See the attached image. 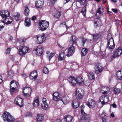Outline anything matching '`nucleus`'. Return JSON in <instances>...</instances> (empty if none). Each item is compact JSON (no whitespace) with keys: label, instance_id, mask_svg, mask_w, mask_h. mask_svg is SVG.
<instances>
[{"label":"nucleus","instance_id":"nucleus-56","mask_svg":"<svg viewBox=\"0 0 122 122\" xmlns=\"http://www.w3.org/2000/svg\"><path fill=\"white\" fill-rule=\"evenodd\" d=\"M81 11H86V6H85L82 8Z\"/></svg>","mask_w":122,"mask_h":122},{"label":"nucleus","instance_id":"nucleus-43","mask_svg":"<svg viewBox=\"0 0 122 122\" xmlns=\"http://www.w3.org/2000/svg\"><path fill=\"white\" fill-rule=\"evenodd\" d=\"M49 72L48 68L46 66L43 69V72L46 74H48Z\"/></svg>","mask_w":122,"mask_h":122},{"label":"nucleus","instance_id":"nucleus-40","mask_svg":"<svg viewBox=\"0 0 122 122\" xmlns=\"http://www.w3.org/2000/svg\"><path fill=\"white\" fill-rule=\"evenodd\" d=\"M93 39L94 41H96L99 38V35L97 34L92 35Z\"/></svg>","mask_w":122,"mask_h":122},{"label":"nucleus","instance_id":"nucleus-5","mask_svg":"<svg viewBox=\"0 0 122 122\" xmlns=\"http://www.w3.org/2000/svg\"><path fill=\"white\" fill-rule=\"evenodd\" d=\"M107 46V48L111 50H113L115 46V45L113 38H111L108 41Z\"/></svg>","mask_w":122,"mask_h":122},{"label":"nucleus","instance_id":"nucleus-58","mask_svg":"<svg viewBox=\"0 0 122 122\" xmlns=\"http://www.w3.org/2000/svg\"><path fill=\"white\" fill-rule=\"evenodd\" d=\"M81 12L82 13L84 16H86V11H81Z\"/></svg>","mask_w":122,"mask_h":122},{"label":"nucleus","instance_id":"nucleus-29","mask_svg":"<svg viewBox=\"0 0 122 122\" xmlns=\"http://www.w3.org/2000/svg\"><path fill=\"white\" fill-rule=\"evenodd\" d=\"M116 75L118 78L120 80L122 79V70L119 71L116 73Z\"/></svg>","mask_w":122,"mask_h":122},{"label":"nucleus","instance_id":"nucleus-15","mask_svg":"<svg viewBox=\"0 0 122 122\" xmlns=\"http://www.w3.org/2000/svg\"><path fill=\"white\" fill-rule=\"evenodd\" d=\"M87 105L89 107H93L95 106V103L93 100L90 98L88 99L87 103Z\"/></svg>","mask_w":122,"mask_h":122},{"label":"nucleus","instance_id":"nucleus-26","mask_svg":"<svg viewBox=\"0 0 122 122\" xmlns=\"http://www.w3.org/2000/svg\"><path fill=\"white\" fill-rule=\"evenodd\" d=\"M79 102L76 100H74L73 101L72 106L73 108H76L78 107L79 106Z\"/></svg>","mask_w":122,"mask_h":122},{"label":"nucleus","instance_id":"nucleus-38","mask_svg":"<svg viewBox=\"0 0 122 122\" xmlns=\"http://www.w3.org/2000/svg\"><path fill=\"white\" fill-rule=\"evenodd\" d=\"M76 38L75 36L73 35L72 37V40H70V44H73L75 43Z\"/></svg>","mask_w":122,"mask_h":122},{"label":"nucleus","instance_id":"nucleus-50","mask_svg":"<svg viewBox=\"0 0 122 122\" xmlns=\"http://www.w3.org/2000/svg\"><path fill=\"white\" fill-rule=\"evenodd\" d=\"M60 99V97H55V96L53 97V100L56 101H58Z\"/></svg>","mask_w":122,"mask_h":122},{"label":"nucleus","instance_id":"nucleus-9","mask_svg":"<svg viewBox=\"0 0 122 122\" xmlns=\"http://www.w3.org/2000/svg\"><path fill=\"white\" fill-rule=\"evenodd\" d=\"M100 101L102 104H105L109 102V97L107 95H102L100 97Z\"/></svg>","mask_w":122,"mask_h":122},{"label":"nucleus","instance_id":"nucleus-18","mask_svg":"<svg viewBox=\"0 0 122 122\" xmlns=\"http://www.w3.org/2000/svg\"><path fill=\"white\" fill-rule=\"evenodd\" d=\"M43 0H37L35 5L36 7H37L40 8L43 6Z\"/></svg>","mask_w":122,"mask_h":122},{"label":"nucleus","instance_id":"nucleus-20","mask_svg":"<svg viewBox=\"0 0 122 122\" xmlns=\"http://www.w3.org/2000/svg\"><path fill=\"white\" fill-rule=\"evenodd\" d=\"M97 21H95L94 22V26L96 28L97 27H100L102 25V21L99 18Z\"/></svg>","mask_w":122,"mask_h":122},{"label":"nucleus","instance_id":"nucleus-12","mask_svg":"<svg viewBox=\"0 0 122 122\" xmlns=\"http://www.w3.org/2000/svg\"><path fill=\"white\" fill-rule=\"evenodd\" d=\"M36 37L37 43L39 44L42 43L46 39L45 34H43L41 36H37Z\"/></svg>","mask_w":122,"mask_h":122},{"label":"nucleus","instance_id":"nucleus-13","mask_svg":"<svg viewBox=\"0 0 122 122\" xmlns=\"http://www.w3.org/2000/svg\"><path fill=\"white\" fill-rule=\"evenodd\" d=\"M103 12V8L102 6L100 7L97 9V13L96 15V19L99 18L101 16V15H102Z\"/></svg>","mask_w":122,"mask_h":122},{"label":"nucleus","instance_id":"nucleus-31","mask_svg":"<svg viewBox=\"0 0 122 122\" xmlns=\"http://www.w3.org/2000/svg\"><path fill=\"white\" fill-rule=\"evenodd\" d=\"M17 82L13 80L10 82V87L11 88L12 87H14L16 88L17 86Z\"/></svg>","mask_w":122,"mask_h":122},{"label":"nucleus","instance_id":"nucleus-7","mask_svg":"<svg viewBox=\"0 0 122 122\" xmlns=\"http://www.w3.org/2000/svg\"><path fill=\"white\" fill-rule=\"evenodd\" d=\"M81 112L82 116L81 119V122H88L90 118L87 117V114L83 111V110L82 109H81Z\"/></svg>","mask_w":122,"mask_h":122},{"label":"nucleus","instance_id":"nucleus-48","mask_svg":"<svg viewBox=\"0 0 122 122\" xmlns=\"http://www.w3.org/2000/svg\"><path fill=\"white\" fill-rule=\"evenodd\" d=\"M107 117L105 115L104 117L102 118V122H108V120L107 118Z\"/></svg>","mask_w":122,"mask_h":122},{"label":"nucleus","instance_id":"nucleus-53","mask_svg":"<svg viewBox=\"0 0 122 122\" xmlns=\"http://www.w3.org/2000/svg\"><path fill=\"white\" fill-rule=\"evenodd\" d=\"M5 23L4 21L1 20H0V26L2 25L5 26Z\"/></svg>","mask_w":122,"mask_h":122},{"label":"nucleus","instance_id":"nucleus-52","mask_svg":"<svg viewBox=\"0 0 122 122\" xmlns=\"http://www.w3.org/2000/svg\"><path fill=\"white\" fill-rule=\"evenodd\" d=\"M11 51V48H8L6 50V54H9L10 53V52Z\"/></svg>","mask_w":122,"mask_h":122},{"label":"nucleus","instance_id":"nucleus-57","mask_svg":"<svg viewBox=\"0 0 122 122\" xmlns=\"http://www.w3.org/2000/svg\"><path fill=\"white\" fill-rule=\"evenodd\" d=\"M65 25L66 26V29H67V28L68 26L66 25L65 22H64L63 23H61V24H60V25Z\"/></svg>","mask_w":122,"mask_h":122},{"label":"nucleus","instance_id":"nucleus-28","mask_svg":"<svg viewBox=\"0 0 122 122\" xmlns=\"http://www.w3.org/2000/svg\"><path fill=\"white\" fill-rule=\"evenodd\" d=\"M65 55L64 53H60L59 56L58 60H62L65 59Z\"/></svg>","mask_w":122,"mask_h":122},{"label":"nucleus","instance_id":"nucleus-42","mask_svg":"<svg viewBox=\"0 0 122 122\" xmlns=\"http://www.w3.org/2000/svg\"><path fill=\"white\" fill-rule=\"evenodd\" d=\"M30 76H35L37 77V71H35L32 72L30 74Z\"/></svg>","mask_w":122,"mask_h":122},{"label":"nucleus","instance_id":"nucleus-23","mask_svg":"<svg viewBox=\"0 0 122 122\" xmlns=\"http://www.w3.org/2000/svg\"><path fill=\"white\" fill-rule=\"evenodd\" d=\"M64 118L65 122H71L72 119V117L70 115H67L65 116Z\"/></svg>","mask_w":122,"mask_h":122},{"label":"nucleus","instance_id":"nucleus-22","mask_svg":"<svg viewBox=\"0 0 122 122\" xmlns=\"http://www.w3.org/2000/svg\"><path fill=\"white\" fill-rule=\"evenodd\" d=\"M23 92V93H31L32 89L30 87L25 86L24 87Z\"/></svg>","mask_w":122,"mask_h":122},{"label":"nucleus","instance_id":"nucleus-33","mask_svg":"<svg viewBox=\"0 0 122 122\" xmlns=\"http://www.w3.org/2000/svg\"><path fill=\"white\" fill-rule=\"evenodd\" d=\"M121 89L117 87L114 88V93L116 95H118L121 92Z\"/></svg>","mask_w":122,"mask_h":122},{"label":"nucleus","instance_id":"nucleus-45","mask_svg":"<svg viewBox=\"0 0 122 122\" xmlns=\"http://www.w3.org/2000/svg\"><path fill=\"white\" fill-rule=\"evenodd\" d=\"M8 76L10 77H11L13 76L14 73L12 71H10L8 72Z\"/></svg>","mask_w":122,"mask_h":122},{"label":"nucleus","instance_id":"nucleus-55","mask_svg":"<svg viewBox=\"0 0 122 122\" xmlns=\"http://www.w3.org/2000/svg\"><path fill=\"white\" fill-rule=\"evenodd\" d=\"M112 10L115 13H117L118 11L116 9H112Z\"/></svg>","mask_w":122,"mask_h":122},{"label":"nucleus","instance_id":"nucleus-30","mask_svg":"<svg viewBox=\"0 0 122 122\" xmlns=\"http://www.w3.org/2000/svg\"><path fill=\"white\" fill-rule=\"evenodd\" d=\"M50 51H48L47 52V58L49 59V61H50L51 59L54 56V54L53 53H51L49 55V54L50 53Z\"/></svg>","mask_w":122,"mask_h":122},{"label":"nucleus","instance_id":"nucleus-46","mask_svg":"<svg viewBox=\"0 0 122 122\" xmlns=\"http://www.w3.org/2000/svg\"><path fill=\"white\" fill-rule=\"evenodd\" d=\"M20 14L19 13H17V14L15 15H14V18L16 20H19L20 18Z\"/></svg>","mask_w":122,"mask_h":122},{"label":"nucleus","instance_id":"nucleus-51","mask_svg":"<svg viewBox=\"0 0 122 122\" xmlns=\"http://www.w3.org/2000/svg\"><path fill=\"white\" fill-rule=\"evenodd\" d=\"M53 97L55 96V97H56V96L60 97L59 94L57 92H55L53 94Z\"/></svg>","mask_w":122,"mask_h":122},{"label":"nucleus","instance_id":"nucleus-63","mask_svg":"<svg viewBox=\"0 0 122 122\" xmlns=\"http://www.w3.org/2000/svg\"><path fill=\"white\" fill-rule=\"evenodd\" d=\"M57 0H50L51 2L52 3H54Z\"/></svg>","mask_w":122,"mask_h":122},{"label":"nucleus","instance_id":"nucleus-32","mask_svg":"<svg viewBox=\"0 0 122 122\" xmlns=\"http://www.w3.org/2000/svg\"><path fill=\"white\" fill-rule=\"evenodd\" d=\"M8 17L6 18L5 19V22L7 24H11L13 21V19L11 18H9Z\"/></svg>","mask_w":122,"mask_h":122},{"label":"nucleus","instance_id":"nucleus-39","mask_svg":"<svg viewBox=\"0 0 122 122\" xmlns=\"http://www.w3.org/2000/svg\"><path fill=\"white\" fill-rule=\"evenodd\" d=\"M89 78L91 80H93L95 79V76L94 74L93 73H89Z\"/></svg>","mask_w":122,"mask_h":122},{"label":"nucleus","instance_id":"nucleus-44","mask_svg":"<svg viewBox=\"0 0 122 122\" xmlns=\"http://www.w3.org/2000/svg\"><path fill=\"white\" fill-rule=\"evenodd\" d=\"M86 40V39L85 38H82L81 42V45L82 46H84V44Z\"/></svg>","mask_w":122,"mask_h":122},{"label":"nucleus","instance_id":"nucleus-11","mask_svg":"<svg viewBox=\"0 0 122 122\" xmlns=\"http://www.w3.org/2000/svg\"><path fill=\"white\" fill-rule=\"evenodd\" d=\"M15 102L19 107H21L23 106V101L22 99L20 97H18L15 99Z\"/></svg>","mask_w":122,"mask_h":122},{"label":"nucleus","instance_id":"nucleus-35","mask_svg":"<svg viewBox=\"0 0 122 122\" xmlns=\"http://www.w3.org/2000/svg\"><path fill=\"white\" fill-rule=\"evenodd\" d=\"M41 107L44 110H46L48 107V105L46 103L42 102Z\"/></svg>","mask_w":122,"mask_h":122},{"label":"nucleus","instance_id":"nucleus-1","mask_svg":"<svg viewBox=\"0 0 122 122\" xmlns=\"http://www.w3.org/2000/svg\"><path fill=\"white\" fill-rule=\"evenodd\" d=\"M2 117L5 122H12L15 120L11 114L7 112H5Z\"/></svg>","mask_w":122,"mask_h":122},{"label":"nucleus","instance_id":"nucleus-64","mask_svg":"<svg viewBox=\"0 0 122 122\" xmlns=\"http://www.w3.org/2000/svg\"><path fill=\"white\" fill-rule=\"evenodd\" d=\"M36 18V17L35 16H33V17L32 18V20H35Z\"/></svg>","mask_w":122,"mask_h":122},{"label":"nucleus","instance_id":"nucleus-34","mask_svg":"<svg viewBox=\"0 0 122 122\" xmlns=\"http://www.w3.org/2000/svg\"><path fill=\"white\" fill-rule=\"evenodd\" d=\"M88 50L86 48H83L82 49L81 52V54L82 56H85L87 54Z\"/></svg>","mask_w":122,"mask_h":122},{"label":"nucleus","instance_id":"nucleus-49","mask_svg":"<svg viewBox=\"0 0 122 122\" xmlns=\"http://www.w3.org/2000/svg\"><path fill=\"white\" fill-rule=\"evenodd\" d=\"M29 77L30 79L33 81H35L36 80L37 77L35 76H29Z\"/></svg>","mask_w":122,"mask_h":122},{"label":"nucleus","instance_id":"nucleus-10","mask_svg":"<svg viewBox=\"0 0 122 122\" xmlns=\"http://www.w3.org/2000/svg\"><path fill=\"white\" fill-rule=\"evenodd\" d=\"M75 50V48L74 46L72 45L71 46L68 48L66 56L68 57L72 56Z\"/></svg>","mask_w":122,"mask_h":122},{"label":"nucleus","instance_id":"nucleus-54","mask_svg":"<svg viewBox=\"0 0 122 122\" xmlns=\"http://www.w3.org/2000/svg\"><path fill=\"white\" fill-rule=\"evenodd\" d=\"M10 91L11 92H14L15 91V89L16 88L14 87H12L11 88H10Z\"/></svg>","mask_w":122,"mask_h":122},{"label":"nucleus","instance_id":"nucleus-59","mask_svg":"<svg viewBox=\"0 0 122 122\" xmlns=\"http://www.w3.org/2000/svg\"><path fill=\"white\" fill-rule=\"evenodd\" d=\"M46 99L45 98H43V101L42 102L46 103Z\"/></svg>","mask_w":122,"mask_h":122},{"label":"nucleus","instance_id":"nucleus-62","mask_svg":"<svg viewBox=\"0 0 122 122\" xmlns=\"http://www.w3.org/2000/svg\"><path fill=\"white\" fill-rule=\"evenodd\" d=\"M4 26H3L2 25L0 26V31L4 28Z\"/></svg>","mask_w":122,"mask_h":122},{"label":"nucleus","instance_id":"nucleus-19","mask_svg":"<svg viewBox=\"0 0 122 122\" xmlns=\"http://www.w3.org/2000/svg\"><path fill=\"white\" fill-rule=\"evenodd\" d=\"M69 99L68 96L65 95L61 98V100L64 104H66L69 102Z\"/></svg>","mask_w":122,"mask_h":122},{"label":"nucleus","instance_id":"nucleus-2","mask_svg":"<svg viewBox=\"0 0 122 122\" xmlns=\"http://www.w3.org/2000/svg\"><path fill=\"white\" fill-rule=\"evenodd\" d=\"M40 29L41 31L46 30L49 26V23L46 21L42 20L39 22Z\"/></svg>","mask_w":122,"mask_h":122},{"label":"nucleus","instance_id":"nucleus-14","mask_svg":"<svg viewBox=\"0 0 122 122\" xmlns=\"http://www.w3.org/2000/svg\"><path fill=\"white\" fill-rule=\"evenodd\" d=\"M0 14L3 18L8 17L10 15V12L7 10H2L0 11Z\"/></svg>","mask_w":122,"mask_h":122},{"label":"nucleus","instance_id":"nucleus-47","mask_svg":"<svg viewBox=\"0 0 122 122\" xmlns=\"http://www.w3.org/2000/svg\"><path fill=\"white\" fill-rule=\"evenodd\" d=\"M23 95L26 98L29 97L31 95V93H23Z\"/></svg>","mask_w":122,"mask_h":122},{"label":"nucleus","instance_id":"nucleus-25","mask_svg":"<svg viewBox=\"0 0 122 122\" xmlns=\"http://www.w3.org/2000/svg\"><path fill=\"white\" fill-rule=\"evenodd\" d=\"M76 79V82L78 84L80 85L83 83V79L81 76H79Z\"/></svg>","mask_w":122,"mask_h":122},{"label":"nucleus","instance_id":"nucleus-41","mask_svg":"<svg viewBox=\"0 0 122 122\" xmlns=\"http://www.w3.org/2000/svg\"><path fill=\"white\" fill-rule=\"evenodd\" d=\"M29 8L27 7H25L24 11L25 15L26 16H27L29 15Z\"/></svg>","mask_w":122,"mask_h":122},{"label":"nucleus","instance_id":"nucleus-24","mask_svg":"<svg viewBox=\"0 0 122 122\" xmlns=\"http://www.w3.org/2000/svg\"><path fill=\"white\" fill-rule=\"evenodd\" d=\"M35 50L37 52V54L39 56L41 55L43 52V50L42 47L40 48H37L35 49Z\"/></svg>","mask_w":122,"mask_h":122},{"label":"nucleus","instance_id":"nucleus-17","mask_svg":"<svg viewBox=\"0 0 122 122\" xmlns=\"http://www.w3.org/2000/svg\"><path fill=\"white\" fill-rule=\"evenodd\" d=\"M110 91L109 88L107 86H103L101 89V92L104 94H107Z\"/></svg>","mask_w":122,"mask_h":122},{"label":"nucleus","instance_id":"nucleus-16","mask_svg":"<svg viewBox=\"0 0 122 122\" xmlns=\"http://www.w3.org/2000/svg\"><path fill=\"white\" fill-rule=\"evenodd\" d=\"M68 80L72 86H76L77 83L76 78L74 77L71 76L68 79Z\"/></svg>","mask_w":122,"mask_h":122},{"label":"nucleus","instance_id":"nucleus-27","mask_svg":"<svg viewBox=\"0 0 122 122\" xmlns=\"http://www.w3.org/2000/svg\"><path fill=\"white\" fill-rule=\"evenodd\" d=\"M37 116L36 118L37 121L39 122L42 121L44 119V115L41 114H39L37 115Z\"/></svg>","mask_w":122,"mask_h":122},{"label":"nucleus","instance_id":"nucleus-36","mask_svg":"<svg viewBox=\"0 0 122 122\" xmlns=\"http://www.w3.org/2000/svg\"><path fill=\"white\" fill-rule=\"evenodd\" d=\"M25 25L29 27L31 23L30 19H27L25 20Z\"/></svg>","mask_w":122,"mask_h":122},{"label":"nucleus","instance_id":"nucleus-60","mask_svg":"<svg viewBox=\"0 0 122 122\" xmlns=\"http://www.w3.org/2000/svg\"><path fill=\"white\" fill-rule=\"evenodd\" d=\"M2 77L0 75V84L2 83L3 82V80L2 79Z\"/></svg>","mask_w":122,"mask_h":122},{"label":"nucleus","instance_id":"nucleus-8","mask_svg":"<svg viewBox=\"0 0 122 122\" xmlns=\"http://www.w3.org/2000/svg\"><path fill=\"white\" fill-rule=\"evenodd\" d=\"M122 53V48H118L115 51L112 56L113 58H115L118 57L121 55Z\"/></svg>","mask_w":122,"mask_h":122},{"label":"nucleus","instance_id":"nucleus-37","mask_svg":"<svg viewBox=\"0 0 122 122\" xmlns=\"http://www.w3.org/2000/svg\"><path fill=\"white\" fill-rule=\"evenodd\" d=\"M61 15V14L59 11H56L55 12L54 16L56 18H59Z\"/></svg>","mask_w":122,"mask_h":122},{"label":"nucleus","instance_id":"nucleus-6","mask_svg":"<svg viewBox=\"0 0 122 122\" xmlns=\"http://www.w3.org/2000/svg\"><path fill=\"white\" fill-rule=\"evenodd\" d=\"M29 50V48L27 47L21 46L19 49V53L21 55H24L28 52Z\"/></svg>","mask_w":122,"mask_h":122},{"label":"nucleus","instance_id":"nucleus-21","mask_svg":"<svg viewBox=\"0 0 122 122\" xmlns=\"http://www.w3.org/2000/svg\"><path fill=\"white\" fill-rule=\"evenodd\" d=\"M39 98L38 97H36L33 103V106L35 107H37L39 106Z\"/></svg>","mask_w":122,"mask_h":122},{"label":"nucleus","instance_id":"nucleus-3","mask_svg":"<svg viewBox=\"0 0 122 122\" xmlns=\"http://www.w3.org/2000/svg\"><path fill=\"white\" fill-rule=\"evenodd\" d=\"M82 89L79 88L77 89L75 93V96L77 100L81 99L83 96V92Z\"/></svg>","mask_w":122,"mask_h":122},{"label":"nucleus","instance_id":"nucleus-61","mask_svg":"<svg viewBox=\"0 0 122 122\" xmlns=\"http://www.w3.org/2000/svg\"><path fill=\"white\" fill-rule=\"evenodd\" d=\"M112 106L113 108H116L117 107V106L115 104V103H113L112 105Z\"/></svg>","mask_w":122,"mask_h":122},{"label":"nucleus","instance_id":"nucleus-4","mask_svg":"<svg viewBox=\"0 0 122 122\" xmlns=\"http://www.w3.org/2000/svg\"><path fill=\"white\" fill-rule=\"evenodd\" d=\"M103 69V67L100 63H97L95 66V72L97 74H98L101 73Z\"/></svg>","mask_w":122,"mask_h":122}]
</instances>
